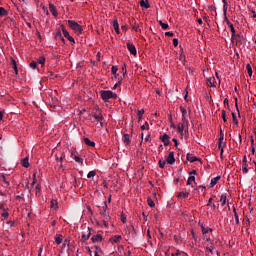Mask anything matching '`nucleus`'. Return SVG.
<instances>
[{
    "label": "nucleus",
    "instance_id": "nucleus-5",
    "mask_svg": "<svg viewBox=\"0 0 256 256\" xmlns=\"http://www.w3.org/2000/svg\"><path fill=\"white\" fill-rule=\"evenodd\" d=\"M225 137H223V135H221L219 137V146H218V149H220V155L223 156V153L225 151V147H227V144L225 142Z\"/></svg>",
    "mask_w": 256,
    "mask_h": 256
},
{
    "label": "nucleus",
    "instance_id": "nucleus-18",
    "mask_svg": "<svg viewBox=\"0 0 256 256\" xmlns=\"http://www.w3.org/2000/svg\"><path fill=\"white\" fill-rule=\"evenodd\" d=\"M91 237V229L88 228V234L83 233L81 237L82 243H85V241H88V239Z\"/></svg>",
    "mask_w": 256,
    "mask_h": 256
},
{
    "label": "nucleus",
    "instance_id": "nucleus-63",
    "mask_svg": "<svg viewBox=\"0 0 256 256\" xmlns=\"http://www.w3.org/2000/svg\"><path fill=\"white\" fill-rule=\"evenodd\" d=\"M206 187L205 186H199L198 191H201L203 193V191H205Z\"/></svg>",
    "mask_w": 256,
    "mask_h": 256
},
{
    "label": "nucleus",
    "instance_id": "nucleus-51",
    "mask_svg": "<svg viewBox=\"0 0 256 256\" xmlns=\"http://www.w3.org/2000/svg\"><path fill=\"white\" fill-rule=\"evenodd\" d=\"M224 21H225V23L228 25V27H230L231 25H233V23H231V21L229 20V18H227V15H224Z\"/></svg>",
    "mask_w": 256,
    "mask_h": 256
},
{
    "label": "nucleus",
    "instance_id": "nucleus-31",
    "mask_svg": "<svg viewBox=\"0 0 256 256\" xmlns=\"http://www.w3.org/2000/svg\"><path fill=\"white\" fill-rule=\"evenodd\" d=\"M93 249H95L94 256H99V253H103V250L99 246H94Z\"/></svg>",
    "mask_w": 256,
    "mask_h": 256
},
{
    "label": "nucleus",
    "instance_id": "nucleus-27",
    "mask_svg": "<svg viewBox=\"0 0 256 256\" xmlns=\"http://www.w3.org/2000/svg\"><path fill=\"white\" fill-rule=\"evenodd\" d=\"M55 242L57 243V245H61V243H63V235L57 234L55 236Z\"/></svg>",
    "mask_w": 256,
    "mask_h": 256
},
{
    "label": "nucleus",
    "instance_id": "nucleus-52",
    "mask_svg": "<svg viewBox=\"0 0 256 256\" xmlns=\"http://www.w3.org/2000/svg\"><path fill=\"white\" fill-rule=\"evenodd\" d=\"M224 21H225V23L228 25V27H230L231 25H233V23H231V21L229 20V18H227V15H224Z\"/></svg>",
    "mask_w": 256,
    "mask_h": 256
},
{
    "label": "nucleus",
    "instance_id": "nucleus-45",
    "mask_svg": "<svg viewBox=\"0 0 256 256\" xmlns=\"http://www.w3.org/2000/svg\"><path fill=\"white\" fill-rule=\"evenodd\" d=\"M242 173H244V175H247V173H249V169L247 168V164L242 165Z\"/></svg>",
    "mask_w": 256,
    "mask_h": 256
},
{
    "label": "nucleus",
    "instance_id": "nucleus-15",
    "mask_svg": "<svg viewBox=\"0 0 256 256\" xmlns=\"http://www.w3.org/2000/svg\"><path fill=\"white\" fill-rule=\"evenodd\" d=\"M201 229H202L203 237H207V233H213V230L211 228L209 227L205 228L203 224H201Z\"/></svg>",
    "mask_w": 256,
    "mask_h": 256
},
{
    "label": "nucleus",
    "instance_id": "nucleus-28",
    "mask_svg": "<svg viewBox=\"0 0 256 256\" xmlns=\"http://www.w3.org/2000/svg\"><path fill=\"white\" fill-rule=\"evenodd\" d=\"M11 64H12V67L16 73V75L19 73V69L17 68V61H15V59H11Z\"/></svg>",
    "mask_w": 256,
    "mask_h": 256
},
{
    "label": "nucleus",
    "instance_id": "nucleus-34",
    "mask_svg": "<svg viewBox=\"0 0 256 256\" xmlns=\"http://www.w3.org/2000/svg\"><path fill=\"white\" fill-rule=\"evenodd\" d=\"M206 251L208 253H210L211 255H215V247L213 245L209 246V247H206Z\"/></svg>",
    "mask_w": 256,
    "mask_h": 256
},
{
    "label": "nucleus",
    "instance_id": "nucleus-2",
    "mask_svg": "<svg viewBox=\"0 0 256 256\" xmlns=\"http://www.w3.org/2000/svg\"><path fill=\"white\" fill-rule=\"evenodd\" d=\"M178 133L180 135H187L189 133V120H182L177 126Z\"/></svg>",
    "mask_w": 256,
    "mask_h": 256
},
{
    "label": "nucleus",
    "instance_id": "nucleus-64",
    "mask_svg": "<svg viewBox=\"0 0 256 256\" xmlns=\"http://www.w3.org/2000/svg\"><path fill=\"white\" fill-rule=\"evenodd\" d=\"M55 205H57V200H52L51 201V207H55Z\"/></svg>",
    "mask_w": 256,
    "mask_h": 256
},
{
    "label": "nucleus",
    "instance_id": "nucleus-26",
    "mask_svg": "<svg viewBox=\"0 0 256 256\" xmlns=\"http://www.w3.org/2000/svg\"><path fill=\"white\" fill-rule=\"evenodd\" d=\"M100 215H102V217H104V219H106V221H109V219H111L107 210H102L100 212Z\"/></svg>",
    "mask_w": 256,
    "mask_h": 256
},
{
    "label": "nucleus",
    "instance_id": "nucleus-20",
    "mask_svg": "<svg viewBox=\"0 0 256 256\" xmlns=\"http://www.w3.org/2000/svg\"><path fill=\"white\" fill-rule=\"evenodd\" d=\"M220 180H221V176H216L215 178H212L208 187H215V185H217V181H220Z\"/></svg>",
    "mask_w": 256,
    "mask_h": 256
},
{
    "label": "nucleus",
    "instance_id": "nucleus-60",
    "mask_svg": "<svg viewBox=\"0 0 256 256\" xmlns=\"http://www.w3.org/2000/svg\"><path fill=\"white\" fill-rule=\"evenodd\" d=\"M68 41H70V43H75V38H73L72 36H69Z\"/></svg>",
    "mask_w": 256,
    "mask_h": 256
},
{
    "label": "nucleus",
    "instance_id": "nucleus-13",
    "mask_svg": "<svg viewBox=\"0 0 256 256\" xmlns=\"http://www.w3.org/2000/svg\"><path fill=\"white\" fill-rule=\"evenodd\" d=\"M186 159L190 163H195V161H199V158H197V156H195L193 154H189V153L187 154Z\"/></svg>",
    "mask_w": 256,
    "mask_h": 256
},
{
    "label": "nucleus",
    "instance_id": "nucleus-61",
    "mask_svg": "<svg viewBox=\"0 0 256 256\" xmlns=\"http://www.w3.org/2000/svg\"><path fill=\"white\" fill-rule=\"evenodd\" d=\"M166 37H173V32H165Z\"/></svg>",
    "mask_w": 256,
    "mask_h": 256
},
{
    "label": "nucleus",
    "instance_id": "nucleus-38",
    "mask_svg": "<svg viewBox=\"0 0 256 256\" xmlns=\"http://www.w3.org/2000/svg\"><path fill=\"white\" fill-rule=\"evenodd\" d=\"M159 25L162 27V29H169V24L164 23L163 21H158Z\"/></svg>",
    "mask_w": 256,
    "mask_h": 256
},
{
    "label": "nucleus",
    "instance_id": "nucleus-11",
    "mask_svg": "<svg viewBox=\"0 0 256 256\" xmlns=\"http://www.w3.org/2000/svg\"><path fill=\"white\" fill-rule=\"evenodd\" d=\"M245 43V38L242 36V34H235L234 37V43Z\"/></svg>",
    "mask_w": 256,
    "mask_h": 256
},
{
    "label": "nucleus",
    "instance_id": "nucleus-58",
    "mask_svg": "<svg viewBox=\"0 0 256 256\" xmlns=\"http://www.w3.org/2000/svg\"><path fill=\"white\" fill-rule=\"evenodd\" d=\"M1 216L4 218V219H7V217H9V212H3L1 214Z\"/></svg>",
    "mask_w": 256,
    "mask_h": 256
},
{
    "label": "nucleus",
    "instance_id": "nucleus-1",
    "mask_svg": "<svg viewBox=\"0 0 256 256\" xmlns=\"http://www.w3.org/2000/svg\"><path fill=\"white\" fill-rule=\"evenodd\" d=\"M91 117L94 118V121L100 123V127H103V112L99 107H95L91 113Z\"/></svg>",
    "mask_w": 256,
    "mask_h": 256
},
{
    "label": "nucleus",
    "instance_id": "nucleus-46",
    "mask_svg": "<svg viewBox=\"0 0 256 256\" xmlns=\"http://www.w3.org/2000/svg\"><path fill=\"white\" fill-rule=\"evenodd\" d=\"M233 212H234V217H235L236 225H239V215H237V210L234 208Z\"/></svg>",
    "mask_w": 256,
    "mask_h": 256
},
{
    "label": "nucleus",
    "instance_id": "nucleus-39",
    "mask_svg": "<svg viewBox=\"0 0 256 256\" xmlns=\"http://www.w3.org/2000/svg\"><path fill=\"white\" fill-rule=\"evenodd\" d=\"M231 115H232L233 123H235L236 125H239V120L237 119V115L235 114V112H232Z\"/></svg>",
    "mask_w": 256,
    "mask_h": 256
},
{
    "label": "nucleus",
    "instance_id": "nucleus-48",
    "mask_svg": "<svg viewBox=\"0 0 256 256\" xmlns=\"http://www.w3.org/2000/svg\"><path fill=\"white\" fill-rule=\"evenodd\" d=\"M229 9V2L228 3H225L223 5V13L224 15H227V10Z\"/></svg>",
    "mask_w": 256,
    "mask_h": 256
},
{
    "label": "nucleus",
    "instance_id": "nucleus-49",
    "mask_svg": "<svg viewBox=\"0 0 256 256\" xmlns=\"http://www.w3.org/2000/svg\"><path fill=\"white\" fill-rule=\"evenodd\" d=\"M36 181H37V172H34L33 173V181L31 183L32 187H35Z\"/></svg>",
    "mask_w": 256,
    "mask_h": 256
},
{
    "label": "nucleus",
    "instance_id": "nucleus-3",
    "mask_svg": "<svg viewBox=\"0 0 256 256\" xmlns=\"http://www.w3.org/2000/svg\"><path fill=\"white\" fill-rule=\"evenodd\" d=\"M100 97L103 101H109V99H117V94L111 90H101Z\"/></svg>",
    "mask_w": 256,
    "mask_h": 256
},
{
    "label": "nucleus",
    "instance_id": "nucleus-53",
    "mask_svg": "<svg viewBox=\"0 0 256 256\" xmlns=\"http://www.w3.org/2000/svg\"><path fill=\"white\" fill-rule=\"evenodd\" d=\"M226 115H227V112L225 110H222V119H223L224 123H227Z\"/></svg>",
    "mask_w": 256,
    "mask_h": 256
},
{
    "label": "nucleus",
    "instance_id": "nucleus-32",
    "mask_svg": "<svg viewBox=\"0 0 256 256\" xmlns=\"http://www.w3.org/2000/svg\"><path fill=\"white\" fill-rule=\"evenodd\" d=\"M144 114H145V109L138 110L137 117H138L139 121H141V119H143Z\"/></svg>",
    "mask_w": 256,
    "mask_h": 256
},
{
    "label": "nucleus",
    "instance_id": "nucleus-8",
    "mask_svg": "<svg viewBox=\"0 0 256 256\" xmlns=\"http://www.w3.org/2000/svg\"><path fill=\"white\" fill-rule=\"evenodd\" d=\"M127 49L131 55H137V48L133 45V43H127Z\"/></svg>",
    "mask_w": 256,
    "mask_h": 256
},
{
    "label": "nucleus",
    "instance_id": "nucleus-19",
    "mask_svg": "<svg viewBox=\"0 0 256 256\" xmlns=\"http://www.w3.org/2000/svg\"><path fill=\"white\" fill-rule=\"evenodd\" d=\"M228 27H229V29H230V31L232 33V35H231V42L235 43V35H236L235 26H233V24H232V25H230Z\"/></svg>",
    "mask_w": 256,
    "mask_h": 256
},
{
    "label": "nucleus",
    "instance_id": "nucleus-33",
    "mask_svg": "<svg viewBox=\"0 0 256 256\" xmlns=\"http://www.w3.org/2000/svg\"><path fill=\"white\" fill-rule=\"evenodd\" d=\"M246 69H247V73H248L249 77H252L253 76V68L251 67V64H247Z\"/></svg>",
    "mask_w": 256,
    "mask_h": 256
},
{
    "label": "nucleus",
    "instance_id": "nucleus-37",
    "mask_svg": "<svg viewBox=\"0 0 256 256\" xmlns=\"http://www.w3.org/2000/svg\"><path fill=\"white\" fill-rule=\"evenodd\" d=\"M251 148H252V155H255V139L251 136Z\"/></svg>",
    "mask_w": 256,
    "mask_h": 256
},
{
    "label": "nucleus",
    "instance_id": "nucleus-7",
    "mask_svg": "<svg viewBox=\"0 0 256 256\" xmlns=\"http://www.w3.org/2000/svg\"><path fill=\"white\" fill-rule=\"evenodd\" d=\"M166 162L168 165H173L175 163V153L174 152H169L168 157L166 158Z\"/></svg>",
    "mask_w": 256,
    "mask_h": 256
},
{
    "label": "nucleus",
    "instance_id": "nucleus-29",
    "mask_svg": "<svg viewBox=\"0 0 256 256\" xmlns=\"http://www.w3.org/2000/svg\"><path fill=\"white\" fill-rule=\"evenodd\" d=\"M84 143L88 145V147H95V142L91 141L89 138H84Z\"/></svg>",
    "mask_w": 256,
    "mask_h": 256
},
{
    "label": "nucleus",
    "instance_id": "nucleus-9",
    "mask_svg": "<svg viewBox=\"0 0 256 256\" xmlns=\"http://www.w3.org/2000/svg\"><path fill=\"white\" fill-rule=\"evenodd\" d=\"M71 157H74V161H76V163H80V165H83V158L77 156V152L72 151Z\"/></svg>",
    "mask_w": 256,
    "mask_h": 256
},
{
    "label": "nucleus",
    "instance_id": "nucleus-44",
    "mask_svg": "<svg viewBox=\"0 0 256 256\" xmlns=\"http://www.w3.org/2000/svg\"><path fill=\"white\" fill-rule=\"evenodd\" d=\"M95 175H97V172H95L94 170L88 172L87 174V178L91 179L92 177H95Z\"/></svg>",
    "mask_w": 256,
    "mask_h": 256
},
{
    "label": "nucleus",
    "instance_id": "nucleus-23",
    "mask_svg": "<svg viewBox=\"0 0 256 256\" xmlns=\"http://www.w3.org/2000/svg\"><path fill=\"white\" fill-rule=\"evenodd\" d=\"M121 239H123L121 235H115L113 238L110 239V241H112V243H121Z\"/></svg>",
    "mask_w": 256,
    "mask_h": 256
},
{
    "label": "nucleus",
    "instance_id": "nucleus-12",
    "mask_svg": "<svg viewBox=\"0 0 256 256\" xmlns=\"http://www.w3.org/2000/svg\"><path fill=\"white\" fill-rule=\"evenodd\" d=\"M92 243H100V241H103V236L101 234H97L92 236L91 238Z\"/></svg>",
    "mask_w": 256,
    "mask_h": 256
},
{
    "label": "nucleus",
    "instance_id": "nucleus-36",
    "mask_svg": "<svg viewBox=\"0 0 256 256\" xmlns=\"http://www.w3.org/2000/svg\"><path fill=\"white\" fill-rule=\"evenodd\" d=\"M177 197L178 199H187V197H189V193H179Z\"/></svg>",
    "mask_w": 256,
    "mask_h": 256
},
{
    "label": "nucleus",
    "instance_id": "nucleus-55",
    "mask_svg": "<svg viewBox=\"0 0 256 256\" xmlns=\"http://www.w3.org/2000/svg\"><path fill=\"white\" fill-rule=\"evenodd\" d=\"M172 43H173L174 47H177V46L179 45V39L174 38V39L172 40Z\"/></svg>",
    "mask_w": 256,
    "mask_h": 256
},
{
    "label": "nucleus",
    "instance_id": "nucleus-17",
    "mask_svg": "<svg viewBox=\"0 0 256 256\" xmlns=\"http://www.w3.org/2000/svg\"><path fill=\"white\" fill-rule=\"evenodd\" d=\"M49 10L52 13L53 17H57V15H59V13H57V8L55 7V5L53 4H49Z\"/></svg>",
    "mask_w": 256,
    "mask_h": 256
},
{
    "label": "nucleus",
    "instance_id": "nucleus-6",
    "mask_svg": "<svg viewBox=\"0 0 256 256\" xmlns=\"http://www.w3.org/2000/svg\"><path fill=\"white\" fill-rule=\"evenodd\" d=\"M197 171L196 170H192L190 172V176L188 177L187 180V185H193V183H195V175H196Z\"/></svg>",
    "mask_w": 256,
    "mask_h": 256
},
{
    "label": "nucleus",
    "instance_id": "nucleus-21",
    "mask_svg": "<svg viewBox=\"0 0 256 256\" xmlns=\"http://www.w3.org/2000/svg\"><path fill=\"white\" fill-rule=\"evenodd\" d=\"M22 167H25V169L29 168V156H26L24 159L21 161Z\"/></svg>",
    "mask_w": 256,
    "mask_h": 256
},
{
    "label": "nucleus",
    "instance_id": "nucleus-4",
    "mask_svg": "<svg viewBox=\"0 0 256 256\" xmlns=\"http://www.w3.org/2000/svg\"><path fill=\"white\" fill-rule=\"evenodd\" d=\"M68 26L70 27V29L75 31V33H82L83 32V28L75 20H68Z\"/></svg>",
    "mask_w": 256,
    "mask_h": 256
},
{
    "label": "nucleus",
    "instance_id": "nucleus-30",
    "mask_svg": "<svg viewBox=\"0 0 256 256\" xmlns=\"http://www.w3.org/2000/svg\"><path fill=\"white\" fill-rule=\"evenodd\" d=\"M140 6L144 7V9H149V7H151V5H149V1H147V0H142L140 2Z\"/></svg>",
    "mask_w": 256,
    "mask_h": 256
},
{
    "label": "nucleus",
    "instance_id": "nucleus-25",
    "mask_svg": "<svg viewBox=\"0 0 256 256\" xmlns=\"http://www.w3.org/2000/svg\"><path fill=\"white\" fill-rule=\"evenodd\" d=\"M55 39H61L62 43H65V38H63V35L61 34V30L56 31Z\"/></svg>",
    "mask_w": 256,
    "mask_h": 256
},
{
    "label": "nucleus",
    "instance_id": "nucleus-57",
    "mask_svg": "<svg viewBox=\"0 0 256 256\" xmlns=\"http://www.w3.org/2000/svg\"><path fill=\"white\" fill-rule=\"evenodd\" d=\"M2 181L5 183V185H9V182L7 181V178L5 177V175L1 176Z\"/></svg>",
    "mask_w": 256,
    "mask_h": 256
},
{
    "label": "nucleus",
    "instance_id": "nucleus-22",
    "mask_svg": "<svg viewBox=\"0 0 256 256\" xmlns=\"http://www.w3.org/2000/svg\"><path fill=\"white\" fill-rule=\"evenodd\" d=\"M60 27L62 29V33L65 39H68V37H70L71 35L69 34V31H67V29L65 28V25L61 24Z\"/></svg>",
    "mask_w": 256,
    "mask_h": 256
},
{
    "label": "nucleus",
    "instance_id": "nucleus-56",
    "mask_svg": "<svg viewBox=\"0 0 256 256\" xmlns=\"http://www.w3.org/2000/svg\"><path fill=\"white\" fill-rule=\"evenodd\" d=\"M132 29H133V31L138 32V31H139V24L135 23V24L132 26Z\"/></svg>",
    "mask_w": 256,
    "mask_h": 256
},
{
    "label": "nucleus",
    "instance_id": "nucleus-35",
    "mask_svg": "<svg viewBox=\"0 0 256 256\" xmlns=\"http://www.w3.org/2000/svg\"><path fill=\"white\" fill-rule=\"evenodd\" d=\"M220 203L222 206L225 205V203H227V196L225 194L221 195Z\"/></svg>",
    "mask_w": 256,
    "mask_h": 256
},
{
    "label": "nucleus",
    "instance_id": "nucleus-43",
    "mask_svg": "<svg viewBox=\"0 0 256 256\" xmlns=\"http://www.w3.org/2000/svg\"><path fill=\"white\" fill-rule=\"evenodd\" d=\"M36 63H39V65H45V57L41 56L38 58L37 62Z\"/></svg>",
    "mask_w": 256,
    "mask_h": 256
},
{
    "label": "nucleus",
    "instance_id": "nucleus-42",
    "mask_svg": "<svg viewBox=\"0 0 256 256\" xmlns=\"http://www.w3.org/2000/svg\"><path fill=\"white\" fill-rule=\"evenodd\" d=\"M147 203H148L149 207H155V202L153 201V199L151 197H148Z\"/></svg>",
    "mask_w": 256,
    "mask_h": 256
},
{
    "label": "nucleus",
    "instance_id": "nucleus-62",
    "mask_svg": "<svg viewBox=\"0 0 256 256\" xmlns=\"http://www.w3.org/2000/svg\"><path fill=\"white\" fill-rule=\"evenodd\" d=\"M180 61H185V54H180V58H179Z\"/></svg>",
    "mask_w": 256,
    "mask_h": 256
},
{
    "label": "nucleus",
    "instance_id": "nucleus-41",
    "mask_svg": "<svg viewBox=\"0 0 256 256\" xmlns=\"http://www.w3.org/2000/svg\"><path fill=\"white\" fill-rule=\"evenodd\" d=\"M7 16V10L3 7H0V17Z\"/></svg>",
    "mask_w": 256,
    "mask_h": 256
},
{
    "label": "nucleus",
    "instance_id": "nucleus-16",
    "mask_svg": "<svg viewBox=\"0 0 256 256\" xmlns=\"http://www.w3.org/2000/svg\"><path fill=\"white\" fill-rule=\"evenodd\" d=\"M180 111L182 113V120L181 121H189V119H187V109H185V107L181 106Z\"/></svg>",
    "mask_w": 256,
    "mask_h": 256
},
{
    "label": "nucleus",
    "instance_id": "nucleus-47",
    "mask_svg": "<svg viewBox=\"0 0 256 256\" xmlns=\"http://www.w3.org/2000/svg\"><path fill=\"white\" fill-rule=\"evenodd\" d=\"M207 81H208V87H215V82H213V78H208L207 79Z\"/></svg>",
    "mask_w": 256,
    "mask_h": 256
},
{
    "label": "nucleus",
    "instance_id": "nucleus-14",
    "mask_svg": "<svg viewBox=\"0 0 256 256\" xmlns=\"http://www.w3.org/2000/svg\"><path fill=\"white\" fill-rule=\"evenodd\" d=\"M160 140L162 141V143H164L165 147H167L170 143L169 136L167 134L160 136Z\"/></svg>",
    "mask_w": 256,
    "mask_h": 256
},
{
    "label": "nucleus",
    "instance_id": "nucleus-24",
    "mask_svg": "<svg viewBox=\"0 0 256 256\" xmlns=\"http://www.w3.org/2000/svg\"><path fill=\"white\" fill-rule=\"evenodd\" d=\"M113 27H114V30L117 33V35H119V33H121V31L119 30V22L117 20H113Z\"/></svg>",
    "mask_w": 256,
    "mask_h": 256
},
{
    "label": "nucleus",
    "instance_id": "nucleus-50",
    "mask_svg": "<svg viewBox=\"0 0 256 256\" xmlns=\"http://www.w3.org/2000/svg\"><path fill=\"white\" fill-rule=\"evenodd\" d=\"M117 71H119V68L117 66H112L111 68L112 75H117Z\"/></svg>",
    "mask_w": 256,
    "mask_h": 256
},
{
    "label": "nucleus",
    "instance_id": "nucleus-54",
    "mask_svg": "<svg viewBox=\"0 0 256 256\" xmlns=\"http://www.w3.org/2000/svg\"><path fill=\"white\" fill-rule=\"evenodd\" d=\"M30 67H31V69H37V62L36 61H32L30 63Z\"/></svg>",
    "mask_w": 256,
    "mask_h": 256
},
{
    "label": "nucleus",
    "instance_id": "nucleus-40",
    "mask_svg": "<svg viewBox=\"0 0 256 256\" xmlns=\"http://www.w3.org/2000/svg\"><path fill=\"white\" fill-rule=\"evenodd\" d=\"M159 168L160 169H165V165H167L166 160H159Z\"/></svg>",
    "mask_w": 256,
    "mask_h": 256
},
{
    "label": "nucleus",
    "instance_id": "nucleus-59",
    "mask_svg": "<svg viewBox=\"0 0 256 256\" xmlns=\"http://www.w3.org/2000/svg\"><path fill=\"white\" fill-rule=\"evenodd\" d=\"M17 201H23V194L16 196Z\"/></svg>",
    "mask_w": 256,
    "mask_h": 256
},
{
    "label": "nucleus",
    "instance_id": "nucleus-10",
    "mask_svg": "<svg viewBox=\"0 0 256 256\" xmlns=\"http://www.w3.org/2000/svg\"><path fill=\"white\" fill-rule=\"evenodd\" d=\"M122 141L125 145H131V136L129 134H123Z\"/></svg>",
    "mask_w": 256,
    "mask_h": 256
}]
</instances>
